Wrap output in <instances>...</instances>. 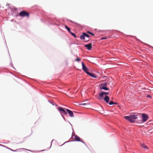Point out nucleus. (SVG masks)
I'll list each match as a JSON object with an SVG mask.
<instances>
[{
    "label": "nucleus",
    "mask_w": 153,
    "mask_h": 153,
    "mask_svg": "<svg viewBox=\"0 0 153 153\" xmlns=\"http://www.w3.org/2000/svg\"><path fill=\"white\" fill-rule=\"evenodd\" d=\"M140 114H133L129 116H126L124 117V118L131 123H134L135 122L134 120L137 119L138 115Z\"/></svg>",
    "instance_id": "f257e3e1"
},
{
    "label": "nucleus",
    "mask_w": 153,
    "mask_h": 153,
    "mask_svg": "<svg viewBox=\"0 0 153 153\" xmlns=\"http://www.w3.org/2000/svg\"><path fill=\"white\" fill-rule=\"evenodd\" d=\"M89 37V36L85 33H83L80 36V39L85 40V42H87L90 40Z\"/></svg>",
    "instance_id": "f03ea898"
},
{
    "label": "nucleus",
    "mask_w": 153,
    "mask_h": 153,
    "mask_svg": "<svg viewBox=\"0 0 153 153\" xmlns=\"http://www.w3.org/2000/svg\"><path fill=\"white\" fill-rule=\"evenodd\" d=\"M142 120L140 121V123H143L146 121L148 118V116L146 114H142Z\"/></svg>",
    "instance_id": "7ed1b4c3"
},
{
    "label": "nucleus",
    "mask_w": 153,
    "mask_h": 153,
    "mask_svg": "<svg viewBox=\"0 0 153 153\" xmlns=\"http://www.w3.org/2000/svg\"><path fill=\"white\" fill-rule=\"evenodd\" d=\"M19 16L22 17H24L25 16L29 17V14L28 12L25 11H22L19 13Z\"/></svg>",
    "instance_id": "20e7f679"
},
{
    "label": "nucleus",
    "mask_w": 153,
    "mask_h": 153,
    "mask_svg": "<svg viewBox=\"0 0 153 153\" xmlns=\"http://www.w3.org/2000/svg\"><path fill=\"white\" fill-rule=\"evenodd\" d=\"M107 83L106 82H102L100 85V88L104 90H108L109 89L106 87Z\"/></svg>",
    "instance_id": "39448f33"
},
{
    "label": "nucleus",
    "mask_w": 153,
    "mask_h": 153,
    "mask_svg": "<svg viewBox=\"0 0 153 153\" xmlns=\"http://www.w3.org/2000/svg\"><path fill=\"white\" fill-rule=\"evenodd\" d=\"M58 110L62 117L64 118L63 115V114L67 115V114L66 111L61 107H59Z\"/></svg>",
    "instance_id": "423d86ee"
},
{
    "label": "nucleus",
    "mask_w": 153,
    "mask_h": 153,
    "mask_svg": "<svg viewBox=\"0 0 153 153\" xmlns=\"http://www.w3.org/2000/svg\"><path fill=\"white\" fill-rule=\"evenodd\" d=\"M82 68L83 70L87 74L89 73V72H88V69L85 66L84 63L83 62L82 63Z\"/></svg>",
    "instance_id": "0eeeda50"
},
{
    "label": "nucleus",
    "mask_w": 153,
    "mask_h": 153,
    "mask_svg": "<svg viewBox=\"0 0 153 153\" xmlns=\"http://www.w3.org/2000/svg\"><path fill=\"white\" fill-rule=\"evenodd\" d=\"M68 112L69 114V116L71 117H74V114L73 113V112L71 111L70 110H69L67 109H65Z\"/></svg>",
    "instance_id": "6e6552de"
},
{
    "label": "nucleus",
    "mask_w": 153,
    "mask_h": 153,
    "mask_svg": "<svg viewBox=\"0 0 153 153\" xmlns=\"http://www.w3.org/2000/svg\"><path fill=\"white\" fill-rule=\"evenodd\" d=\"M84 47L87 48V49L88 50H91L92 48V44L89 43V44L85 45Z\"/></svg>",
    "instance_id": "1a4fd4ad"
},
{
    "label": "nucleus",
    "mask_w": 153,
    "mask_h": 153,
    "mask_svg": "<svg viewBox=\"0 0 153 153\" xmlns=\"http://www.w3.org/2000/svg\"><path fill=\"white\" fill-rule=\"evenodd\" d=\"M75 140L76 141H81V142H82V143H84L85 145H86L85 143L84 142H83L82 141H81V140H80V138L79 137H78V136H75Z\"/></svg>",
    "instance_id": "9d476101"
},
{
    "label": "nucleus",
    "mask_w": 153,
    "mask_h": 153,
    "mask_svg": "<svg viewBox=\"0 0 153 153\" xmlns=\"http://www.w3.org/2000/svg\"><path fill=\"white\" fill-rule=\"evenodd\" d=\"M109 99L110 98L107 95H105L104 98V100L107 103H108Z\"/></svg>",
    "instance_id": "9b49d317"
},
{
    "label": "nucleus",
    "mask_w": 153,
    "mask_h": 153,
    "mask_svg": "<svg viewBox=\"0 0 153 153\" xmlns=\"http://www.w3.org/2000/svg\"><path fill=\"white\" fill-rule=\"evenodd\" d=\"M104 95V94H103V93L102 92L100 93L99 94V99L100 100L102 99V98L103 97Z\"/></svg>",
    "instance_id": "f8f14e48"
},
{
    "label": "nucleus",
    "mask_w": 153,
    "mask_h": 153,
    "mask_svg": "<svg viewBox=\"0 0 153 153\" xmlns=\"http://www.w3.org/2000/svg\"><path fill=\"white\" fill-rule=\"evenodd\" d=\"M88 74L93 78H96L97 77V76L89 72Z\"/></svg>",
    "instance_id": "ddd939ff"
},
{
    "label": "nucleus",
    "mask_w": 153,
    "mask_h": 153,
    "mask_svg": "<svg viewBox=\"0 0 153 153\" xmlns=\"http://www.w3.org/2000/svg\"><path fill=\"white\" fill-rule=\"evenodd\" d=\"M141 146L143 148L146 149H148V148L146 146V145H145L144 144H141Z\"/></svg>",
    "instance_id": "4468645a"
},
{
    "label": "nucleus",
    "mask_w": 153,
    "mask_h": 153,
    "mask_svg": "<svg viewBox=\"0 0 153 153\" xmlns=\"http://www.w3.org/2000/svg\"><path fill=\"white\" fill-rule=\"evenodd\" d=\"M65 27L67 30L70 33L71 32L70 29L66 25H65Z\"/></svg>",
    "instance_id": "2eb2a0df"
},
{
    "label": "nucleus",
    "mask_w": 153,
    "mask_h": 153,
    "mask_svg": "<svg viewBox=\"0 0 153 153\" xmlns=\"http://www.w3.org/2000/svg\"><path fill=\"white\" fill-rule=\"evenodd\" d=\"M87 33L90 34L91 35H92L93 36H94V34L93 33H91V32L87 31Z\"/></svg>",
    "instance_id": "dca6fc26"
},
{
    "label": "nucleus",
    "mask_w": 153,
    "mask_h": 153,
    "mask_svg": "<svg viewBox=\"0 0 153 153\" xmlns=\"http://www.w3.org/2000/svg\"><path fill=\"white\" fill-rule=\"evenodd\" d=\"M109 105H112L114 104V102L113 101H111L109 102L108 103Z\"/></svg>",
    "instance_id": "f3484780"
},
{
    "label": "nucleus",
    "mask_w": 153,
    "mask_h": 153,
    "mask_svg": "<svg viewBox=\"0 0 153 153\" xmlns=\"http://www.w3.org/2000/svg\"><path fill=\"white\" fill-rule=\"evenodd\" d=\"M81 61V59L79 58H77L75 60V61Z\"/></svg>",
    "instance_id": "a211bd4d"
},
{
    "label": "nucleus",
    "mask_w": 153,
    "mask_h": 153,
    "mask_svg": "<svg viewBox=\"0 0 153 153\" xmlns=\"http://www.w3.org/2000/svg\"><path fill=\"white\" fill-rule=\"evenodd\" d=\"M70 33L73 36H74V37H76V36L75 35V34L74 33H72V32H71V33Z\"/></svg>",
    "instance_id": "6ab92c4d"
},
{
    "label": "nucleus",
    "mask_w": 153,
    "mask_h": 153,
    "mask_svg": "<svg viewBox=\"0 0 153 153\" xmlns=\"http://www.w3.org/2000/svg\"><path fill=\"white\" fill-rule=\"evenodd\" d=\"M103 92V93L104 95H108V94H109L108 92Z\"/></svg>",
    "instance_id": "aec40b11"
},
{
    "label": "nucleus",
    "mask_w": 153,
    "mask_h": 153,
    "mask_svg": "<svg viewBox=\"0 0 153 153\" xmlns=\"http://www.w3.org/2000/svg\"><path fill=\"white\" fill-rule=\"evenodd\" d=\"M146 97H150V98L151 97V96L150 95H147L146 96Z\"/></svg>",
    "instance_id": "412c9836"
},
{
    "label": "nucleus",
    "mask_w": 153,
    "mask_h": 153,
    "mask_svg": "<svg viewBox=\"0 0 153 153\" xmlns=\"http://www.w3.org/2000/svg\"><path fill=\"white\" fill-rule=\"evenodd\" d=\"M86 103H84L81 104L80 105H86Z\"/></svg>",
    "instance_id": "4be33fe9"
},
{
    "label": "nucleus",
    "mask_w": 153,
    "mask_h": 153,
    "mask_svg": "<svg viewBox=\"0 0 153 153\" xmlns=\"http://www.w3.org/2000/svg\"><path fill=\"white\" fill-rule=\"evenodd\" d=\"M106 39V38H104V37H102L101 38L102 39Z\"/></svg>",
    "instance_id": "5701e85b"
},
{
    "label": "nucleus",
    "mask_w": 153,
    "mask_h": 153,
    "mask_svg": "<svg viewBox=\"0 0 153 153\" xmlns=\"http://www.w3.org/2000/svg\"><path fill=\"white\" fill-rule=\"evenodd\" d=\"M114 104H115V105H117V103L116 102H114Z\"/></svg>",
    "instance_id": "b1692460"
},
{
    "label": "nucleus",
    "mask_w": 153,
    "mask_h": 153,
    "mask_svg": "<svg viewBox=\"0 0 153 153\" xmlns=\"http://www.w3.org/2000/svg\"><path fill=\"white\" fill-rule=\"evenodd\" d=\"M71 22H73V23H74L75 24H76V23H75V22H73L72 21H71Z\"/></svg>",
    "instance_id": "393cba45"
},
{
    "label": "nucleus",
    "mask_w": 153,
    "mask_h": 153,
    "mask_svg": "<svg viewBox=\"0 0 153 153\" xmlns=\"http://www.w3.org/2000/svg\"><path fill=\"white\" fill-rule=\"evenodd\" d=\"M88 38H86V39H87Z\"/></svg>",
    "instance_id": "a878e982"
}]
</instances>
